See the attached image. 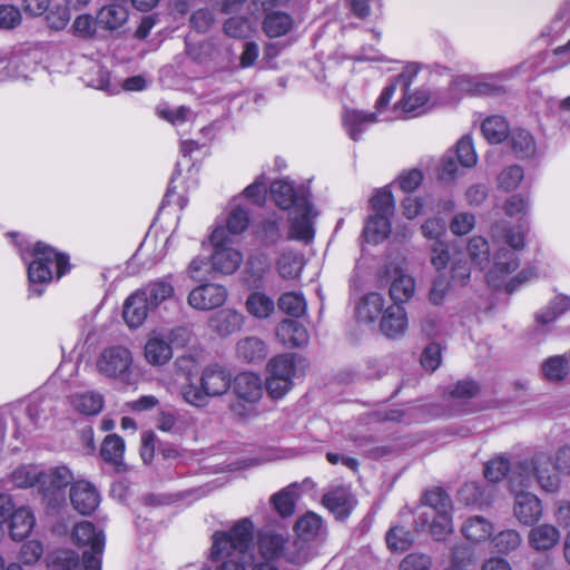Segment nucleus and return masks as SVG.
Here are the masks:
<instances>
[{
	"mask_svg": "<svg viewBox=\"0 0 570 570\" xmlns=\"http://www.w3.org/2000/svg\"><path fill=\"white\" fill-rule=\"evenodd\" d=\"M425 527H429L430 533L435 540H443L453 531L452 515L432 514L425 525L421 528L424 529Z\"/></svg>",
	"mask_w": 570,
	"mask_h": 570,
	"instance_id": "nucleus-50",
	"label": "nucleus"
},
{
	"mask_svg": "<svg viewBox=\"0 0 570 570\" xmlns=\"http://www.w3.org/2000/svg\"><path fill=\"white\" fill-rule=\"evenodd\" d=\"M252 543L253 523L247 519L238 521L229 532H215L210 556L220 561L215 570H277L274 562L283 557L285 539L265 533L257 547Z\"/></svg>",
	"mask_w": 570,
	"mask_h": 570,
	"instance_id": "nucleus-1",
	"label": "nucleus"
},
{
	"mask_svg": "<svg viewBox=\"0 0 570 570\" xmlns=\"http://www.w3.org/2000/svg\"><path fill=\"white\" fill-rule=\"evenodd\" d=\"M174 352L163 333H153L144 346V356L151 366H164L173 358Z\"/></svg>",
	"mask_w": 570,
	"mask_h": 570,
	"instance_id": "nucleus-21",
	"label": "nucleus"
},
{
	"mask_svg": "<svg viewBox=\"0 0 570 570\" xmlns=\"http://www.w3.org/2000/svg\"><path fill=\"white\" fill-rule=\"evenodd\" d=\"M409 321L407 313L401 305H390L385 308L381 320V331L391 338H397L405 334Z\"/></svg>",
	"mask_w": 570,
	"mask_h": 570,
	"instance_id": "nucleus-23",
	"label": "nucleus"
},
{
	"mask_svg": "<svg viewBox=\"0 0 570 570\" xmlns=\"http://www.w3.org/2000/svg\"><path fill=\"white\" fill-rule=\"evenodd\" d=\"M127 7L119 3H110L100 8L96 16L97 26L104 30H120L128 21Z\"/></svg>",
	"mask_w": 570,
	"mask_h": 570,
	"instance_id": "nucleus-25",
	"label": "nucleus"
},
{
	"mask_svg": "<svg viewBox=\"0 0 570 570\" xmlns=\"http://www.w3.org/2000/svg\"><path fill=\"white\" fill-rule=\"evenodd\" d=\"M476 225L474 214L468 212L456 213L450 220L449 228L454 236H465L470 234Z\"/></svg>",
	"mask_w": 570,
	"mask_h": 570,
	"instance_id": "nucleus-53",
	"label": "nucleus"
},
{
	"mask_svg": "<svg viewBox=\"0 0 570 570\" xmlns=\"http://www.w3.org/2000/svg\"><path fill=\"white\" fill-rule=\"evenodd\" d=\"M125 442L117 434H109L105 438L100 454L102 459L112 464L117 471H126V464L124 462Z\"/></svg>",
	"mask_w": 570,
	"mask_h": 570,
	"instance_id": "nucleus-32",
	"label": "nucleus"
},
{
	"mask_svg": "<svg viewBox=\"0 0 570 570\" xmlns=\"http://www.w3.org/2000/svg\"><path fill=\"white\" fill-rule=\"evenodd\" d=\"M570 305L567 297L556 298L549 306L537 313V322L541 325H548L557 320Z\"/></svg>",
	"mask_w": 570,
	"mask_h": 570,
	"instance_id": "nucleus-54",
	"label": "nucleus"
},
{
	"mask_svg": "<svg viewBox=\"0 0 570 570\" xmlns=\"http://www.w3.org/2000/svg\"><path fill=\"white\" fill-rule=\"evenodd\" d=\"M531 527L527 534V541L533 551L549 552L560 543L561 532L557 525L543 522Z\"/></svg>",
	"mask_w": 570,
	"mask_h": 570,
	"instance_id": "nucleus-17",
	"label": "nucleus"
},
{
	"mask_svg": "<svg viewBox=\"0 0 570 570\" xmlns=\"http://www.w3.org/2000/svg\"><path fill=\"white\" fill-rule=\"evenodd\" d=\"M480 386L472 380H463L455 383L449 391L452 399L465 401L478 395Z\"/></svg>",
	"mask_w": 570,
	"mask_h": 570,
	"instance_id": "nucleus-60",
	"label": "nucleus"
},
{
	"mask_svg": "<svg viewBox=\"0 0 570 570\" xmlns=\"http://www.w3.org/2000/svg\"><path fill=\"white\" fill-rule=\"evenodd\" d=\"M271 194L276 205L283 209L296 207V202L305 199L295 195V190L286 180H276L271 186Z\"/></svg>",
	"mask_w": 570,
	"mask_h": 570,
	"instance_id": "nucleus-41",
	"label": "nucleus"
},
{
	"mask_svg": "<svg viewBox=\"0 0 570 570\" xmlns=\"http://www.w3.org/2000/svg\"><path fill=\"white\" fill-rule=\"evenodd\" d=\"M533 483L548 493H556L561 487L559 473L553 468V458L548 451H538L515 463L509 478L513 487L529 488Z\"/></svg>",
	"mask_w": 570,
	"mask_h": 570,
	"instance_id": "nucleus-4",
	"label": "nucleus"
},
{
	"mask_svg": "<svg viewBox=\"0 0 570 570\" xmlns=\"http://www.w3.org/2000/svg\"><path fill=\"white\" fill-rule=\"evenodd\" d=\"M482 132L484 137L492 144L503 141L509 134L507 120L501 116L488 117L482 124Z\"/></svg>",
	"mask_w": 570,
	"mask_h": 570,
	"instance_id": "nucleus-45",
	"label": "nucleus"
},
{
	"mask_svg": "<svg viewBox=\"0 0 570 570\" xmlns=\"http://www.w3.org/2000/svg\"><path fill=\"white\" fill-rule=\"evenodd\" d=\"M10 521V533L13 540L20 541L27 538L35 527V517L26 507L16 509Z\"/></svg>",
	"mask_w": 570,
	"mask_h": 570,
	"instance_id": "nucleus-34",
	"label": "nucleus"
},
{
	"mask_svg": "<svg viewBox=\"0 0 570 570\" xmlns=\"http://www.w3.org/2000/svg\"><path fill=\"white\" fill-rule=\"evenodd\" d=\"M510 492L513 494L512 513L521 525H533L543 517V505L540 498L523 490L524 487H515L509 484Z\"/></svg>",
	"mask_w": 570,
	"mask_h": 570,
	"instance_id": "nucleus-14",
	"label": "nucleus"
},
{
	"mask_svg": "<svg viewBox=\"0 0 570 570\" xmlns=\"http://www.w3.org/2000/svg\"><path fill=\"white\" fill-rule=\"evenodd\" d=\"M291 215V237L301 240H309L314 234L312 219L316 216V213L313 210L308 200H297L296 207L293 208Z\"/></svg>",
	"mask_w": 570,
	"mask_h": 570,
	"instance_id": "nucleus-18",
	"label": "nucleus"
},
{
	"mask_svg": "<svg viewBox=\"0 0 570 570\" xmlns=\"http://www.w3.org/2000/svg\"><path fill=\"white\" fill-rule=\"evenodd\" d=\"M430 263L438 271L443 272L450 266L451 279L465 285L471 277V262L460 246L445 242H436L430 246Z\"/></svg>",
	"mask_w": 570,
	"mask_h": 570,
	"instance_id": "nucleus-10",
	"label": "nucleus"
},
{
	"mask_svg": "<svg viewBox=\"0 0 570 570\" xmlns=\"http://www.w3.org/2000/svg\"><path fill=\"white\" fill-rule=\"evenodd\" d=\"M514 153L521 158H530L537 151V144L532 135L524 129H514L510 134Z\"/></svg>",
	"mask_w": 570,
	"mask_h": 570,
	"instance_id": "nucleus-44",
	"label": "nucleus"
},
{
	"mask_svg": "<svg viewBox=\"0 0 570 570\" xmlns=\"http://www.w3.org/2000/svg\"><path fill=\"white\" fill-rule=\"evenodd\" d=\"M304 267V257L294 252H285L277 262V271L284 279H296Z\"/></svg>",
	"mask_w": 570,
	"mask_h": 570,
	"instance_id": "nucleus-40",
	"label": "nucleus"
},
{
	"mask_svg": "<svg viewBox=\"0 0 570 570\" xmlns=\"http://www.w3.org/2000/svg\"><path fill=\"white\" fill-rule=\"evenodd\" d=\"M424 504L429 507V511L423 512L419 519L416 520V524L420 527H424L428 522V519L432 517V514H451L452 511V502L450 497L440 488L428 491L424 494Z\"/></svg>",
	"mask_w": 570,
	"mask_h": 570,
	"instance_id": "nucleus-26",
	"label": "nucleus"
},
{
	"mask_svg": "<svg viewBox=\"0 0 570 570\" xmlns=\"http://www.w3.org/2000/svg\"><path fill=\"white\" fill-rule=\"evenodd\" d=\"M450 291V278L444 274V272H439V274L432 279L428 295L429 302L434 306L443 305Z\"/></svg>",
	"mask_w": 570,
	"mask_h": 570,
	"instance_id": "nucleus-48",
	"label": "nucleus"
},
{
	"mask_svg": "<svg viewBox=\"0 0 570 570\" xmlns=\"http://www.w3.org/2000/svg\"><path fill=\"white\" fill-rule=\"evenodd\" d=\"M394 92V85H390L383 89L375 104L376 112H365L353 108H346L344 110L342 122L351 139L358 140L362 134L379 120V114L389 106Z\"/></svg>",
	"mask_w": 570,
	"mask_h": 570,
	"instance_id": "nucleus-11",
	"label": "nucleus"
},
{
	"mask_svg": "<svg viewBox=\"0 0 570 570\" xmlns=\"http://www.w3.org/2000/svg\"><path fill=\"white\" fill-rule=\"evenodd\" d=\"M510 470L511 464L509 460L503 455H499L485 463L483 472L487 480L495 483L503 480Z\"/></svg>",
	"mask_w": 570,
	"mask_h": 570,
	"instance_id": "nucleus-52",
	"label": "nucleus"
},
{
	"mask_svg": "<svg viewBox=\"0 0 570 570\" xmlns=\"http://www.w3.org/2000/svg\"><path fill=\"white\" fill-rule=\"evenodd\" d=\"M189 23L197 32L206 33L215 23V13L207 8L197 9L191 13Z\"/></svg>",
	"mask_w": 570,
	"mask_h": 570,
	"instance_id": "nucleus-58",
	"label": "nucleus"
},
{
	"mask_svg": "<svg viewBox=\"0 0 570 570\" xmlns=\"http://www.w3.org/2000/svg\"><path fill=\"white\" fill-rule=\"evenodd\" d=\"M70 501L79 513L90 514L99 505V494L91 483L81 480L72 484Z\"/></svg>",
	"mask_w": 570,
	"mask_h": 570,
	"instance_id": "nucleus-19",
	"label": "nucleus"
},
{
	"mask_svg": "<svg viewBox=\"0 0 570 570\" xmlns=\"http://www.w3.org/2000/svg\"><path fill=\"white\" fill-rule=\"evenodd\" d=\"M71 406L83 415H97L104 406V397L97 392H81L69 396Z\"/></svg>",
	"mask_w": 570,
	"mask_h": 570,
	"instance_id": "nucleus-33",
	"label": "nucleus"
},
{
	"mask_svg": "<svg viewBox=\"0 0 570 570\" xmlns=\"http://www.w3.org/2000/svg\"><path fill=\"white\" fill-rule=\"evenodd\" d=\"M174 292L173 284L166 279L151 282L140 289V293L146 296V299L153 308L170 298L174 295Z\"/></svg>",
	"mask_w": 570,
	"mask_h": 570,
	"instance_id": "nucleus-39",
	"label": "nucleus"
},
{
	"mask_svg": "<svg viewBox=\"0 0 570 570\" xmlns=\"http://www.w3.org/2000/svg\"><path fill=\"white\" fill-rule=\"evenodd\" d=\"M246 311L255 318H268L275 311L272 297L262 292H253L246 299Z\"/></svg>",
	"mask_w": 570,
	"mask_h": 570,
	"instance_id": "nucleus-36",
	"label": "nucleus"
},
{
	"mask_svg": "<svg viewBox=\"0 0 570 570\" xmlns=\"http://www.w3.org/2000/svg\"><path fill=\"white\" fill-rule=\"evenodd\" d=\"M386 544L391 551H405L413 542L412 534L403 527H393L386 533Z\"/></svg>",
	"mask_w": 570,
	"mask_h": 570,
	"instance_id": "nucleus-51",
	"label": "nucleus"
},
{
	"mask_svg": "<svg viewBox=\"0 0 570 570\" xmlns=\"http://www.w3.org/2000/svg\"><path fill=\"white\" fill-rule=\"evenodd\" d=\"M466 255L474 267L484 269L490 264V245L482 236H473L468 240Z\"/></svg>",
	"mask_w": 570,
	"mask_h": 570,
	"instance_id": "nucleus-37",
	"label": "nucleus"
},
{
	"mask_svg": "<svg viewBox=\"0 0 570 570\" xmlns=\"http://www.w3.org/2000/svg\"><path fill=\"white\" fill-rule=\"evenodd\" d=\"M456 158L463 167H473L478 157L470 137H463L456 145Z\"/></svg>",
	"mask_w": 570,
	"mask_h": 570,
	"instance_id": "nucleus-59",
	"label": "nucleus"
},
{
	"mask_svg": "<svg viewBox=\"0 0 570 570\" xmlns=\"http://www.w3.org/2000/svg\"><path fill=\"white\" fill-rule=\"evenodd\" d=\"M132 364L131 352L124 346H110L104 348L98 355L96 367L99 374L108 379H119L129 383L130 367Z\"/></svg>",
	"mask_w": 570,
	"mask_h": 570,
	"instance_id": "nucleus-13",
	"label": "nucleus"
},
{
	"mask_svg": "<svg viewBox=\"0 0 570 570\" xmlns=\"http://www.w3.org/2000/svg\"><path fill=\"white\" fill-rule=\"evenodd\" d=\"M157 114L160 118L167 120L168 122L179 126L193 119L194 115L191 110L185 106H180L177 108L169 107H159L157 109Z\"/></svg>",
	"mask_w": 570,
	"mask_h": 570,
	"instance_id": "nucleus-57",
	"label": "nucleus"
},
{
	"mask_svg": "<svg viewBox=\"0 0 570 570\" xmlns=\"http://www.w3.org/2000/svg\"><path fill=\"white\" fill-rule=\"evenodd\" d=\"M249 225L248 210L239 205L232 206L226 218V228L233 235L244 233Z\"/></svg>",
	"mask_w": 570,
	"mask_h": 570,
	"instance_id": "nucleus-49",
	"label": "nucleus"
},
{
	"mask_svg": "<svg viewBox=\"0 0 570 570\" xmlns=\"http://www.w3.org/2000/svg\"><path fill=\"white\" fill-rule=\"evenodd\" d=\"M433 564L429 554L413 552L407 554L400 563V570H431Z\"/></svg>",
	"mask_w": 570,
	"mask_h": 570,
	"instance_id": "nucleus-61",
	"label": "nucleus"
},
{
	"mask_svg": "<svg viewBox=\"0 0 570 570\" xmlns=\"http://www.w3.org/2000/svg\"><path fill=\"white\" fill-rule=\"evenodd\" d=\"M73 540L79 546H89L90 552H83L82 559L70 550L58 551L52 560L53 570H100L99 556L104 551L105 535L96 531L89 521H82L75 525Z\"/></svg>",
	"mask_w": 570,
	"mask_h": 570,
	"instance_id": "nucleus-3",
	"label": "nucleus"
},
{
	"mask_svg": "<svg viewBox=\"0 0 570 570\" xmlns=\"http://www.w3.org/2000/svg\"><path fill=\"white\" fill-rule=\"evenodd\" d=\"M243 262V254L233 247L214 249L212 254V268L220 274H234Z\"/></svg>",
	"mask_w": 570,
	"mask_h": 570,
	"instance_id": "nucleus-28",
	"label": "nucleus"
},
{
	"mask_svg": "<svg viewBox=\"0 0 570 570\" xmlns=\"http://www.w3.org/2000/svg\"><path fill=\"white\" fill-rule=\"evenodd\" d=\"M243 324V314L232 308H224L213 314L208 320V328L220 337H226L240 331Z\"/></svg>",
	"mask_w": 570,
	"mask_h": 570,
	"instance_id": "nucleus-20",
	"label": "nucleus"
},
{
	"mask_svg": "<svg viewBox=\"0 0 570 570\" xmlns=\"http://www.w3.org/2000/svg\"><path fill=\"white\" fill-rule=\"evenodd\" d=\"M492 523L483 517L469 518L462 527V534L473 543L487 541L492 535Z\"/></svg>",
	"mask_w": 570,
	"mask_h": 570,
	"instance_id": "nucleus-35",
	"label": "nucleus"
},
{
	"mask_svg": "<svg viewBox=\"0 0 570 570\" xmlns=\"http://www.w3.org/2000/svg\"><path fill=\"white\" fill-rule=\"evenodd\" d=\"M232 387L235 400L229 409L233 414L244 420L255 417L258 414L257 404L264 394L262 377L254 372H242L232 377Z\"/></svg>",
	"mask_w": 570,
	"mask_h": 570,
	"instance_id": "nucleus-8",
	"label": "nucleus"
},
{
	"mask_svg": "<svg viewBox=\"0 0 570 570\" xmlns=\"http://www.w3.org/2000/svg\"><path fill=\"white\" fill-rule=\"evenodd\" d=\"M236 356L246 363H259L267 356V347L259 337L246 336L237 342Z\"/></svg>",
	"mask_w": 570,
	"mask_h": 570,
	"instance_id": "nucleus-29",
	"label": "nucleus"
},
{
	"mask_svg": "<svg viewBox=\"0 0 570 570\" xmlns=\"http://www.w3.org/2000/svg\"><path fill=\"white\" fill-rule=\"evenodd\" d=\"M276 336L287 347H302L309 341L307 330L294 320L282 321L276 328Z\"/></svg>",
	"mask_w": 570,
	"mask_h": 570,
	"instance_id": "nucleus-27",
	"label": "nucleus"
},
{
	"mask_svg": "<svg viewBox=\"0 0 570 570\" xmlns=\"http://www.w3.org/2000/svg\"><path fill=\"white\" fill-rule=\"evenodd\" d=\"M322 529V519L315 513H307L296 522V531L299 537L309 539L318 534Z\"/></svg>",
	"mask_w": 570,
	"mask_h": 570,
	"instance_id": "nucleus-56",
	"label": "nucleus"
},
{
	"mask_svg": "<svg viewBox=\"0 0 570 570\" xmlns=\"http://www.w3.org/2000/svg\"><path fill=\"white\" fill-rule=\"evenodd\" d=\"M385 298L380 293H370L365 295L356 307V315L361 322L373 323L385 311Z\"/></svg>",
	"mask_w": 570,
	"mask_h": 570,
	"instance_id": "nucleus-31",
	"label": "nucleus"
},
{
	"mask_svg": "<svg viewBox=\"0 0 570 570\" xmlns=\"http://www.w3.org/2000/svg\"><path fill=\"white\" fill-rule=\"evenodd\" d=\"M224 32L232 38H244L250 32V22L243 17H232L224 22Z\"/></svg>",
	"mask_w": 570,
	"mask_h": 570,
	"instance_id": "nucleus-63",
	"label": "nucleus"
},
{
	"mask_svg": "<svg viewBox=\"0 0 570 570\" xmlns=\"http://www.w3.org/2000/svg\"><path fill=\"white\" fill-rule=\"evenodd\" d=\"M391 232V224L389 218L384 215L372 216L365 227L364 236L367 242L377 244L384 240Z\"/></svg>",
	"mask_w": 570,
	"mask_h": 570,
	"instance_id": "nucleus-43",
	"label": "nucleus"
},
{
	"mask_svg": "<svg viewBox=\"0 0 570 570\" xmlns=\"http://www.w3.org/2000/svg\"><path fill=\"white\" fill-rule=\"evenodd\" d=\"M153 309L146 296L140 291L130 295L124 304V320L131 328L139 327L147 318L148 312Z\"/></svg>",
	"mask_w": 570,
	"mask_h": 570,
	"instance_id": "nucleus-24",
	"label": "nucleus"
},
{
	"mask_svg": "<svg viewBox=\"0 0 570 570\" xmlns=\"http://www.w3.org/2000/svg\"><path fill=\"white\" fill-rule=\"evenodd\" d=\"M492 543L498 552L509 554L520 548L522 535L518 530L505 529L492 538Z\"/></svg>",
	"mask_w": 570,
	"mask_h": 570,
	"instance_id": "nucleus-46",
	"label": "nucleus"
},
{
	"mask_svg": "<svg viewBox=\"0 0 570 570\" xmlns=\"http://www.w3.org/2000/svg\"><path fill=\"white\" fill-rule=\"evenodd\" d=\"M322 502L336 518L343 519L350 514L355 500L348 488L335 487L324 494Z\"/></svg>",
	"mask_w": 570,
	"mask_h": 570,
	"instance_id": "nucleus-22",
	"label": "nucleus"
},
{
	"mask_svg": "<svg viewBox=\"0 0 570 570\" xmlns=\"http://www.w3.org/2000/svg\"><path fill=\"white\" fill-rule=\"evenodd\" d=\"M497 247L493 264L487 273V281L493 287H500L504 278L520 266L515 252L525 246V235L521 226H511L507 222L497 223L491 230Z\"/></svg>",
	"mask_w": 570,
	"mask_h": 570,
	"instance_id": "nucleus-2",
	"label": "nucleus"
},
{
	"mask_svg": "<svg viewBox=\"0 0 570 570\" xmlns=\"http://www.w3.org/2000/svg\"><path fill=\"white\" fill-rule=\"evenodd\" d=\"M306 360L297 354H279L272 357L266 366L265 389L268 396L278 401L294 387L295 381L305 375Z\"/></svg>",
	"mask_w": 570,
	"mask_h": 570,
	"instance_id": "nucleus-6",
	"label": "nucleus"
},
{
	"mask_svg": "<svg viewBox=\"0 0 570 570\" xmlns=\"http://www.w3.org/2000/svg\"><path fill=\"white\" fill-rule=\"evenodd\" d=\"M523 169L520 166H509L498 176V187L504 191L514 190L523 179Z\"/></svg>",
	"mask_w": 570,
	"mask_h": 570,
	"instance_id": "nucleus-55",
	"label": "nucleus"
},
{
	"mask_svg": "<svg viewBox=\"0 0 570 570\" xmlns=\"http://www.w3.org/2000/svg\"><path fill=\"white\" fill-rule=\"evenodd\" d=\"M417 66L410 65L397 76L393 85L401 87L402 98L394 105V110L414 115L426 110L431 100V92L424 86L417 85Z\"/></svg>",
	"mask_w": 570,
	"mask_h": 570,
	"instance_id": "nucleus-9",
	"label": "nucleus"
},
{
	"mask_svg": "<svg viewBox=\"0 0 570 570\" xmlns=\"http://www.w3.org/2000/svg\"><path fill=\"white\" fill-rule=\"evenodd\" d=\"M416 283L412 275L399 272L392 278L390 297L396 305L407 303L415 294Z\"/></svg>",
	"mask_w": 570,
	"mask_h": 570,
	"instance_id": "nucleus-30",
	"label": "nucleus"
},
{
	"mask_svg": "<svg viewBox=\"0 0 570 570\" xmlns=\"http://www.w3.org/2000/svg\"><path fill=\"white\" fill-rule=\"evenodd\" d=\"M297 489L298 485L293 483L271 498L274 508L282 517H289L294 513Z\"/></svg>",
	"mask_w": 570,
	"mask_h": 570,
	"instance_id": "nucleus-42",
	"label": "nucleus"
},
{
	"mask_svg": "<svg viewBox=\"0 0 570 570\" xmlns=\"http://www.w3.org/2000/svg\"><path fill=\"white\" fill-rule=\"evenodd\" d=\"M30 257V261L27 256H23V259L28 262L27 271L28 279L31 284L30 292L37 296L42 294V289L37 288L36 285L50 283L53 277V267L56 268L58 279L69 269L68 256L41 242L35 244Z\"/></svg>",
	"mask_w": 570,
	"mask_h": 570,
	"instance_id": "nucleus-7",
	"label": "nucleus"
},
{
	"mask_svg": "<svg viewBox=\"0 0 570 570\" xmlns=\"http://www.w3.org/2000/svg\"><path fill=\"white\" fill-rule=\"evenodd\" d=\"M373 209L377 212L376 215H384L387 217L394 209L395 202L392 193L387 189H382L375 193L371 198Z\"/></svg>",
	"mask_w": 570,
	"mask_h": 570,
	"instance_id": "nucleus-62",
	"label": "nucleus"
},
{
	"mask_svg": "<svg viewBox=\"0 0 570 570\" xmlns=\"http://www.w3.org/2000/svg\"><path fill=\"white\" fill-rule=\"evenodd\" d=\"M232 373L217 363L205 366L198 384L187 382L179 387V395L188 405L203 409L210 399L224 396L232 387Z\"/></svg>",
	"mask_w": 570,
	"mask_h": 570,
	"instance_id": "nucleus-5",
	"label": "nucleus"
},
{
	"mask_svg": "<svg viewBox=\"0 0 570 570\" xmlns=\"http://www.w3.org/2000/svg\"><path fill=\"white\" fill-rule=\"evenodd\" d=\"M13 481L18 487L33 485L37 483L42 491L43 497L51 501L63 499L62 490L72 481V474L69 469L61 466L53 470L40 472L27 483L21 482V469L13 473Z\"/></svg>",
	"mask_w": 570,
	"mask_h": 570,
	"instance_id": "nucleus-12",
	"label": "nucleus"
},
{
	"mask_svg": "<svg viewBox=\"0 0 570 570\" xmlns=\"http://www.w3.org/2000/svg\"><path fill=\"white\" fill-rule=\"evenodd\" d=\"M279 0H257L264 11L262 28L269 38H278L287 35L294 28L293 17L279 9Z\"/></svg>",
	"mask_w": 570,
	"mask_h": 570,
	"instance_id": "nucleus-15",
	"label": "nucleus"
},
{
	"mask_svg": "<svg viewBox=\"0 0 570 570\" xmlns=\"http://www.w3.org/2000/svg\"><path fill=\"white\" fill-rule=\"evenodd\" d=\"M278 307L293 317H301L306 313L307 304L301 293L287 292L279 296Z\"/></svg>",
	"mask_w": 570,
	"mask_h": 570,
	"instance_id": "nucleus-47",
	"label": "nucleus"
},
{
	"mask_svg": "<svg viewBox=\"0 0 570 570\" xmlns=\"http://www.w3.org/2000/svg\"><path fill=\"white\" fill-rule=\"evenodd\" d=\"M473 553L465 547H458L452 551L450 566L444 570H466L473 563Z\"/></svg>",
	"mask_w": 570,
	"mask_h": 570,
	"instance_id": "nucleus-64",
	"label": "nucleus"
},
{
	"mask_svg": "<svg viewBox=\"0 0 570 570\" xmlns=\"http://www.w3.org/2000/svg\"><path fill=\"white\" fill-rule=\"evenodd\" d=\"M228 292L225 286L214 283L199 285L190 291L188 304L198 311H210L220 307L227 299Z\"/></svg>",
	"mask_w": 570,
	"mask_h": 570,
	"instance_id": "nucleus-16",
	"label": "nucleus"
},
{
	"mask_svg": "<svg viewBox=\"0 0 570 570\" xmlns=\"http://www.w3.org/2000/svg\"><path fill=\"white\" fill-rule=\"evenodd\" d=\"M541 372L546 380L561 382L570 373L569 360L563 355L550 356L542 362Z\"/></svg>",
	"mask_w": 570,
	"mask_h": 570,
	"instance_id": "nucleus-38",
	"label": "nucleus"
}]
</instances>
